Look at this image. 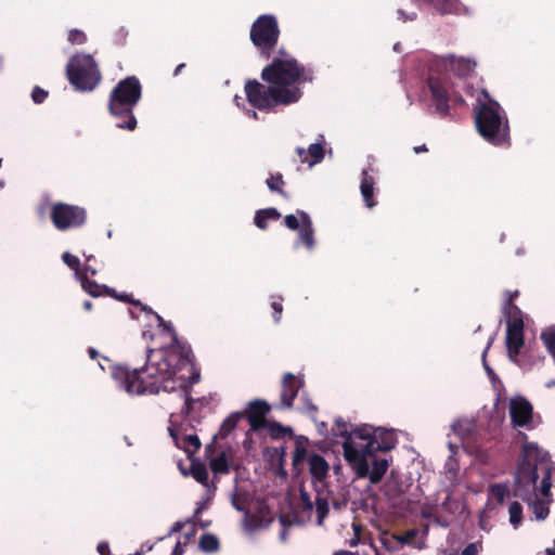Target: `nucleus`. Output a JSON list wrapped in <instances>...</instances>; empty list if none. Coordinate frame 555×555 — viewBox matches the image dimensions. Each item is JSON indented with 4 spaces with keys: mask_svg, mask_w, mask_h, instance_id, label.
<instances>
[{
    "mask_svg": "<svg viewBox=\"0 0 555 555\" xmlns=\"http://www.w3.org/2000/svg\"><path fill=\"white\" fill-rule=\"evenodd\" d=\"M160 327L171 336L169 346L147 348L145 363L141 367L117 365L112 370L113 378L130 395L171 392L182 387L186 378L193 384L199 380L191 347L179 340L170 322L165 321Z\"/></svg>",
    "mask_w": 555,
    "mask_h": 555,
    "instance_id": "f257e3e1",
    "label": "nucleus"
},
{
    "mask_svg": "<svg viewBox=\"0 0 555 555\" xmlns=\"http://www.w3.org/2000/svg\"><path fill=\"white\" fill-rule=\"evenodd\" d=\"M476 62L470 59L455 56L452 54L442 56L429 68L427 86L430 91L431 100L436 114L446 118L450 115V103L463 106L464 98L456 90L450 75L452 72L459 78H466L474 73Z\"/></svg>",
    "mask_w": 555,
    "mask_h": 555,
    "instance_id": "f03ea898",
    "label": "nucleus"
},
{
    "mask_svg": "<svg viewBox=\"0 0 555 555\" xmlns=\"http://www.w3.org/2000/svg\"><path fill=\"white\" fill-rule=\"evenodd\" d=\"M474 120L478 133L495 146L509 144L508 119L500 105L482 89L474 106Z\"/></svg>",
    "mask_w": 555,
    "mask_h": 555,
    "instance_id": "7ed1b4c3",
    "label": "nucleus"
},
{
    "mask_svg": "<svg viewBox=\"0 0 555 555\" xmlns=\"http://www.w3.org/2000/svg\"><path fill=\"white\" fill-rule=\"evenodd\" d=\"M142 98V85L137 76H128L119 80L112 89L107 108L109 114L117 119L116 127L133 131L138 121L133 114L134 107Z\"/></svg>",
    "mask_w": 555,
    "mask_h": 555,
    "instance_id": "20e7f679",
    "label": "nucleus"
},
{
    "mask_svg": "<svg viewBox=\"0 0 555 555\" xmlns=\"http://www.w3.org/2000/svg\"><path fill=\"white\" fill-rule=\"evenodd\" d=\"M313 69L300 64L284 48L261 70V79L279 88H298L296 85L312 82Z\"/></svg>",
    "mask_w": 555,
    "mask_h": 555,
    "instance_id": "39448f33",
    "label": "nucleus"
},
{
    "mask_svg": "<svg viewBox=\"0 0 555 555\" xmlns=\"http://www.w3.org/2000/svg\"><path fill=\"white\" fill-rule=\"evenodd\" d=\"M519 436L527 440L526 434L519 433ZM546 457L547 452L540 449L537 443L525 441L515 473L514 496L529 504L535 499V485L539 478L537 463H543Z\"/></svg>",
    "mask_w": 555,
    "mask_h": 555,
    "instance_id": "423d86ee",
    "label": "nucleus"
},
{
    "mask_svg": "<svg viewBox=\"0 0 555 555\" xmlns=\"http://www.w3.org/2000/svg\"><path fill=\"white\" fill-rule=\"evenodd\" d=\"M245 93L248 103L259 111H269L276 105H289L302 96L300 88L264 86L256 79L246 81Z\"/></svg>",
    "mask_w": 555,
    "mask_h": 555,
    "instance_id": "0eeeda50",
    "label": "nucleus"
},
{
    "mask_svg": "<svg viewBox=\"0 0 555 555\" xmlns=\"http://www.w3.org/2000/svg\"><path fill=\"white\" fill-rule=\"evenodd\" d=\"M66 78L76 91L91 92L102 80L95 60L89 54H76L66 65Z\"/></svg>",
    "mask_w": 555,
    "mask_h": 555,
    "instance_id": "6e6552de",
    "label": "nucleus"
},
{
    "mask_svg": "<svg viewBox=\"0 0 555 555\" xmlns=\"http://www.w3.org/2000/svg\"><path fill=\"white\" fill-rule=\"evenodd\" d=\"M280 33L278 18L272 14H262L254 21L249 38L260 54L268 60L279 42Z\"/></svg>",
    "mask_w": 555,
    "mask_h": 555,
    "instance_id": "1a4fd4ad",
    "label": "nucleus"
},
{
    "mask_svg": "<svg viewBox=\"0 0 555 555\" xmlns=\"http://www.w3.org/2000/svg\"><path fill=\"white\" fill-rule=\"evenodd\" d=\"M50 220L62 232L81 228L87 221V210L78 205L57 202L51 206Z\"/></svg>",
    "mask_w": 555,
    "mask_h": 555,
    "instance_id": "9d476101",
    "label": "nucleus"
},
{
    "mask_svg": "<svg viewBox=\"0 0 555 555\" xmlns=\"http://www.w3.org/2000/svg\"><path fill=\"white\" fill-rule=\"evenodd\" d=\"M284 224L292 231L298 230L299 241L308 250L314 248V228L310 216L306 211L298 209L296 215L285 216Z\"/></svg>",
    "mask_w": 555,
    "mask_h": 555,
    "instance_id": "9b49d317",
    "label": "nucleus"
},
{
    "mask_svg": "<svg viewBox=\"0 0 555 555\" xmlns=\"http://www.w3.org/2000/svg\"><path fill=\"white\" fill-rule=\"evenodd\" d=\"M344 457L349 466L354 470L358 478H366L369 475V462L365 443H354L350 439L343 442Z\"/></svg>",
    "mask_w": 555,
    "mask_h": 555,
    "instance_id": "f8f14e48",
    "label": "nucleus"
},
{
    "mask_svg": "<svg viewBox=\"0 0 555 555\" xmlns=\"http://www.w3.org/2000/svg\"><path fill=\"white\" fill-rule=\"evenodd\" d=\"M508 412L513 427L531 428L533 418V406L522 396H516L509 400Z\"/></svg>",
    "mask_w": 555,
    "mask_h": 555,
    "instance_id": "ddd939ff",
    "label": "nucleus"
},
{
    "mask_svg": "<svg viewBox=\"0 0 555 555\" xmlns=\"http://www.w3.org/2000/svg\"><path fill=\"white\" fill-rule=\"evenodd\" d=\"M304 379L297 377L291 372H286L282 376L281 380V405L285 409L293 408L294 400L297 397L299 390L304 387Z\"/></svg>",
    "mask_w": 555,
    "mask_h": 555,
    "instance_id": "4468645a",
    "label": "nucleus"
},
{
    "mask_svg": "<svg viewBox=\"0 0 555 555\" xmlns=\"http://www.w3.org/2000/svg\"><path fill=\"white\" fill-rule=\"evenodd\" d=\"M366 452L375 454L379 451H390L397 444V438L391 429L377 428L374 429V436L371 442H366Z\"/></svg>",
    "mask_w": 555,
    "mask_h": 555,
    "instance_id": "2eb2a0df",
    "label": "nucleus"
},
{
    "mask_svg": "<svg viewBox=\"0 0 555 555\" xmlns=\"http://www.w3.org/2000/svg\"><path fill=\"white\" fill-rule=\"evenodd\" d=\"M524 327H525V324H518V323L506 325L505 344H506L508 358L513 362H516V359L519 356L520 350L525 344Z\"/></svg>",
    "mask_w": 555,
    "mask_h": 555,
    "instance_id": "dca6fc26",
    "label": "nucleus"
},
{
    "mask_svg": "<svg viewBox=\"0 0 555 555\" xmlns=\"http://www.w3.org/2000/svg\"><path fill=\"white\" fill-rule=\"evenodd\" d=\"M270 412V405L267 401L256 399L248 404L246 416L250 425V429L258 431L267 426L266 416Z\"/></svg>",
    "mask_w": 555,
    "mask_h": 555,
    "instance_id": "f3484780",
    "label": "nucleus"
},
{
    "mask_svg": "<svg viewBox=\"0 0 555 555\" xmlns=\"http://www.w3.org/2000/svg\"><path fill=\"white\" fill-rule=\"evenodd\" d=\"M274 520L271 509L267 504H259L255 513H249V517L245 519V526L248 530H257L268 528Z\"/></svg>",
    "mask_w": 555,
    "mask_h": 555,
    "instance_id": "a211bd4d",
    "label": "nucleus"
},
{
    "mask_svg": "<svg viewBox=\"0 0 555 555\" xmlns=\"http://www.w3.org/2000/svg\"><path fill=\"white\" fill-rule=\"evenodd\" d=\"M309 472L315 480H323L328 473V464L325 459L317 453H312L307 459Z\"/></svg>",
    "mask_w": 555,
    "mask_h": 555,
    "instance_id": "6ab92c4d",
    "label": "nucleus"
},
{
    "mask_svg": "<svg viewBox=\"0 0 555 555\" xmlns=\"http://www.w3.org/2000/svg\"><path fill=\"white\" fill-rule=\"evenodd\" d=\"M375 179L369 175L367 170L362 171L360 192L366 207L373 208L377 203L374 198Z\"/></svg>",
    "mask_w": 555,
    "mask_h": 555,
    "instance_id": "aec40b11",
    "label": "nucleus"
},
{
    "mask_svg": "<svg viewBox=\"0 0 555 555\" xmlns=\"http://www.w3.org/2000/svg\"><path fill=\"white\" fill-rule=\"evenodd\" d=\"M296 152L301 163H309L310 166L322 162L324 158V149L320 143L310 144L308 152L302 147H297Z\"/></svg>",
    "mask_w": 555,
    "mask_h": 555,
    "instance_id": "412c9836",
    "label": "nucleus"
},
{
    "mask_svg": "<svg viewBox=\"0 0 555 555\" xmlns=\"http://www.w3.org/2000/svg\"><path fill=\"white\" fill-rule=\"evenodd\" d=\"M280 218L281 212L274 207H269L257 210L255 214L254 222L255 225L260 230H266L268 228L269 220H279Z\"/></svg>",
    "mask_w": 555,
    "mask_h": 555,
    "instance_id": "4be33fe9",
    "label": "nucleus"
},
{
    "mask_svg": "<svg viewBox=\"0 0 555 555\" xmlns=\"http://www.w3.org/2000/svg\"><path fill=\"white\" fill-rule=\"evenodd\" d=\"M502 312L506 317V325L514 323L525 324L522 311L515 302H512V300L504 301Z\"/></svg>",
    "mask_w": 555,
    "mask_h": 555,
    "instance_id": "5701e85b",
    "label": "nucleus"
},
{
    "mask_svg": "<svg viewBox=\"0 0 555 555\" xmlns=\"http://www.w3.org/2000/svg\"><path fill=\"white\" fill-rule=\"evenodd\" d=\"M241 417L242 413L238 412L230 414L222 422L219 431L214 436V441L218 439H225L234 430Z\"/></svg>",
    "mask_w": 555,
    "mask_h": 555,
    "instance_id": "b1692460",
    "label": "nucleus"
},
{
    "mask_svg": "<svg viewBox=\"0 0 555 555\" xmlns=\"http://www.w3.org/2000/svg\"><path fill=\"white\" fill-rule=\"evenodd\" d=\"M389 467V463L386 459L374 460L372 469L369 468V475L366 476L372 485L378 483Z\"/></svg>",
    "mask_w": 555,
    "mask_h": 555,
    "instance_id": "393cba45",
    "label": "nucleus"
},
{
    "mask_svg": "<svg viewBox=\"0 0 555 555\" xmlns=\"http://www.w3.org/2000/svg\"><path fill=\"white\" fill-rule=\"evenodd\" d=\"M81 286L92 297H100L103 295H111V289L106 285H100L95 281L90 280L83 275L80 279Z\"/></svg>",
    "mask_w": 555,
    "mask_h": 555,
    "instance_id": "a878e982",
    "label": "nucleus"
},
{
    "mask_svg": "<svg viewBox=\"0 0 555 555\" xmlns=\"http://www.w3.org/2000/svg\"><path fill=\"white\" fill-rule=\"evenodd\" d=\"M538 465H541L542 468L544 469V475L541 480V493H542V495L547 496L550 494L551 487H552L551 478H552V472H553V466L550 461V455L547 454V457L543 463H537V466Z\"/></svg>",
    "mask_w": 555,
    "mask_h": 555,
    "instance_id": "bb28decb",
    "label": "nucleus"
},
{
    "mask_svg": "<svg viewBox=\"0 0 555 555\" xmlns=\"http://www.w3.org/2000/svg\"><path fill=\"white\" fill-rule=\"evenodd\" d=\"M231 502L236 511L242 512L244 514V520L247 517H249V494L247 492L241 491L238 493L233 494Z\"/></svg>",
    "mask_w": 555,
    "mask_h": 555,
    "instance_id": "cd10ccee",
    "label": "nucleus"
},
{
    "mask_svg": "<svg viewBox=\"0 0 555 555\" xmlns=\"http://www.w3.org/2000/svg\"><path fill=\"white\" fill-rule=\"evenodd\" d=\"M179 448H182L189 455L196 453L201 449V441L196 435H186L182 438L181 443L176 439Z\"/></svg>",
    "mask_w": 555,
    "mask_h": 555,
    "instance_id": "c85d7f7f",
    "label": "nucleus"
},
{
    "mask_svg": "<svg viewBox=\"0 0 555 555\" xmlns=\"http://www.w3.org/2000/svg\"><path fill=\"white\" fill-rule=\"evenodd\" d=\"M199 548L205 553H215L220 548V542L215 534L204 533L199 539Z\"/></svg>",
    "mask_w": 555,
    "mask_h": 555,
    "instance_id": "c756f323",
    "label": "nucleus"
},
{
    "mask_svg": "<svg viewBox=\"0 0 555 555\" xmlns=\"http://www.w3.org/2000/svg\"><path fill=\"white\" fill-rule=\"evenodd\" d=\"M191 474L197 482L202 483L203 486H207L208 472H207L206 466L203 463H201L198 461H192Z\"/></svg>",
    "mask_w": 555,
    "mask_h": 555,
    "instance_id": "7c9ffc66",
    "label": "nucleus"
},
{
    "mask_svg": "<svg viewBox=\"0 0 555 555\" xmlns=\"http://www.w3.org/2000/svg\"><path fill=\"white\" fill-rule=\"evenodd\" d=\"M332 434L335 437H343L345 440H352L350 425L345 422L341 417H337L334 426L332 427Z\"/></svg>",
    "mask_w": 555,
    "mask_h": 555,
    "instance_id": "2f4dec72",
    "label": "nucleus"
},
{
    "mask_svg": "<svg viewBox=\"0 0 555 555\" xmlns=\"http://www.w3.org/2000/svg\"><path fill=\"white\" fill-rule=\"evenodd\" d=\"M209 466L215 474H228L230 470L228 457L224 452H221L219 455L212 459L209 463Z\"/></svg>",
    "mask_w": 555,
    "mask_h": 555,
    "instance_id": "473e14b6",
    "label": "nucleus"
},
{
    "mask_svg": "<svg viewBox=\"0 0 555 555\" xmlns=\"http://www.w3.org/2000/svg\"><path fill=\"white\" fill-rule=\"evenodd\" d=\"M266 183L271 192H276L283 197H287L286 192L283 190L285 182L281 173L271 175L270 178L267 179Z\"/></svg>",
    "mask_w": 555,
    "mask_h": 555,
    "instance_id": "72a5a7b5",
    "label": "nucleus"
},
{
    "mask_svg": "<svg viewBox=\"0 0 555 555\" xmlns=\"http://www.w3.org/2000/svg\"><path fill=\"white\" fill-rule=\"evenodd\" d=\"M428 4L433 5L440 14H449L455 10V0H424Z\"/></svg>",
    "mask_w": 555,
    "mask_h": 555,
    "instance_id": "f704fd0d",
    "label": "nucleus"
},
{
    "mask_svg": "<svg viewBox=\"0 0 555 555\" xmlns=\"http://www.w3.org/2000/svg\"><path fill=\"white\" fill-rule=\"evenodd\" d=\"M489 494L495 499L499 504H502L509 495V489L504 483H494L489 487Z\"/></svg>",
    "mask_w": 555,
    "mask_h": 555,
    "instance_id": "c9c22d12",
    "label": "nucleus"
},
{
    "mask_svg": "<svg viewBox=\"0 0 555 555\" xmlns=\"http://www.w3.org/2000/svg\"><path fill=\"white\" fill-rule=\"evenodd\" d=\"M351 435H352V440L354 443H357L356 442L357 439L364 441V443H366V442H371V440L373 439L374 430L372 429V427H370L367 425H363V426L352 429Z\"/></svg>",
    "mask_w": 555,
    "mask_h": 555,
    "instance_id": "e433bc0d",
    "label": "nucleus"
},
{
    "mask_svg": "<svg viewBox=\"0 0 555 555\" xmlns=\"http://www.w3.org/2000/svg\"><path fill=\"white\" fill-rule=\"evenodd\" d=\"M267 425H268L269 434L272 439H281V438H284L286 435L292 436V434H293L292 428L284 427L280 423L273 422V423H269Z\"/></svg>",
    "mask_w": 555,
    "mask_h": 555,
    "instance_id": "4c0bfd02",
    "label": "nucleus"
},
{
    "mask_svg": "<svg viewBox=\"0 0 555 555\" xmlns=\"http://www.w3.org/2000/svg\"><path fill=\"white\" fill-rule=\"evenodd\" d=\"M509 521L517 527L522 520V506L518 502H512L508 507Z\"/></svg>",
    "mask_w": 555,
    "mask_h": 555,
    "instance_id": "58836bf2",
    "label": "nucleus"
},
{
    "mask_svg": "<svg viewBox=\"0 0 555 555\" xmlns=\"http://www.w3.org/2000/svg\"><path fill=\"white\" fill-rule=\"evenodd\" d=\"M383 546L388 551H398L400 548V541L397 539V534H390L385 532L380 537Z\"/></svg>",
    "mask_w": 555,
    "mask_h": 555,
    "instance_id": "ea45409f",
    "label": "nucleus"
},
{
    "mask_svg": "<svg viewBox=\"0 0 555 555\" xmlns=\"http://www.w3.org/2000/svg\"><path fill=\"white\" fill-rule=\"evenodd\" d=\"M530 504L533 506V513L537 519L543 520L547 517L550 508L542 501L535 498Z\"/></svg>",
    "mask_w": 555,
    "mask_h": 555,
    "instance_id": "a19ab883",
    "label": "nucleus"
},
{
    "mask_svg": "<svg viewBox=\"0 0 555 555\" xmlns=\"http://www.w3.org/2000/svg\"><path fill=\"white\" fill-rule=\"evenodd\" d=\"M283 297L282 296H271V307L273 309V319L275 323H279L282 313H283Z\"/></svg>",
    "mask_w": 555,
    "mask_h": 555,
    "instance_id": "79ce46f5",
    "label": "nucleus"
},
{
    "mask_svg": "<svg viewBox=\"0 0 555 555\" xmlns=\"http://www.w3.org/2000/svg\"><path fill=\"white\" fill-rule=\"evenodd\" d=\"M68 41L72 44H83L87 42L86 34L80 29H70L68 31Z\"/></svg>",
    "mask_w": 555,
    "mask_h": 555,
    "instance_id": "37998d69",
    "label": "nucleus"
},
{
    "mask_svg": "<svg viewBox=\"0 0 555 555\" xmlns=\"http://www.w3.org/2000/svg\"><path fill=\"white\" fill-rule=\"evenodd\" d=\"M315 504H317L318 524L321 525L323 519L328 514V511H330L328 504H327L326 500L320 499V498L317 499Z\"/></svg>",
    "mask_w": 555,
    "mask_h": 555,
    "instance_id": "c03bdc74",
    "label": "nucleus"
},
{
    "mask_svg": "<svg viewBox=\"0 0 555 555\" xmlns=\"http://www.w3.org/2000/svg\"><path fill=\"white\" fill-rule=\"evenodd\" d=\"M62 260L64 261V263L70 268L72 270L78 272L79 271V267H80V260L77 256H74L72 255L68 251H65L63 255H62Z\"/></svg>",
    "mask_w": 555,
    "mask_h": 555,
    "instance_id": "a18cd8bd",
    "label": "nucleus"
},
{
    "mask_svg": "<svg viewBox=\"0 0 555 555\" xmlns=\"http://www.w3.org/2000/svg\"><path fill=\"white\" fill-rule=\"evenodd\" d=\"M49 95V92L42 88H40L39 86H35L33 88V91H31V100L36 103V104H42L46 99L48 98Z\"/></svg>",
    "mask_w": 555,
    "mask_h": 555,
    "instance_id": "49530a36",
    "label": "nucleus"
},
{
    "mask_svg": "<svg viewBox=\"0 0 555 555\" xmlns=\"http://www.w3.org/2000/svg\"><path fill=\"white\" fill-rule=\"evenodd\" d=\"M307 456V450L304 447H296L293 454V464L295 466L299 465L305 461Z\"/></svg>",
    "mask_w": 555,
    "mask_h": 555,
    "instance_id": "de8ad7c7",
    "label": "nucleus"
},
{
    "mask_svg": "<svg viewBox=\"0 0 555 555\" xmlns=\"http://www.w3.org/2000/svg\"><path fill=\"white\" fill-rule=\"evenodd\" d=\"M416 537V530L411 529L404 532L403 534L397 535V539L400 541V547L410 544Z\"/></svg>",
    "mask_w": 555,
    "mask_h": 555,
    "instance_id": "09e8293b",
    "label": "nucleus"
},
{
    "mask_svg": "<svg viewBox=\"0 0 555 555\" xmlns=\"http://www.w3.org/2000/svg\"><path fill=\"white\" fill-rule=\"evenodd\" d=\"M114 36H115V41L118 44H124L126 42V39H127V36H128V30L125 27H119L115 31Z\"/></svg>",
    "mask_w": 555,
    "mask_h": 555,
    "instance_id": "8fccbe9b",
    "label": "nucleus"
},
{
    "mask_svg": "<svg viewBox=\"0 0 555 555\" xmlns=\"http://www.w3.org/2000/svg\"><path fill=\"white\" fill-rule=\"evenodd\" d=\"M280 524L282 528L288 529L291 526L295 524V517H291L287 514H281L279 517Z\"/></svg>",
    "mask_w": 555,
    "mask_h": 555,
    "instance_id": "3c124183",
    "label": "nucleus"
},
{
    "mask_svg": "<svg viewBox=\"0 0 555 555\" xmlns=\"http://www.w3.org/2000/svg\"><path fill=\"white\" fill-rule=\"evenodd\" d=\"M479 548L476 543H469L462 551L461 555H478Z\"/></svg>",
    "mask_w": 555,
    "mask_h": 555,
    "instance_id": "603ef678",
    "label": "nucleus"
},
{
    "mask_svg": "<svg viewBox=\"0 0 555 555\" xmlns=\"http://www.w3.org/2000/svg\"><path fill=\"white\" fill-rule=\"evenodd\" d=\"M100 555H111L109 545L107 542L103 541L98 544L96 547Z\"/></svg>",
    "mask_w": 555,
    "mask_h": 555,
    "instance_id": "864d4df0",
    "label": "nucleus"
},
{
    "mask_svg": "<svg viewBox=\"0 0 555 555\" xmlns=\"http://www.w3.org/2000/svg\"><path fill=\"white\" fill-rule=\"evenodd\" d=\"M300 499H301V502H302V505L305 507V509H308V511H311L312 509V502L310 501V498L308 495L307 492H301L300 493Z\"/></svg>",
    "mask_w": 555,
    "mask_h": 555,
    "instance_id": "5fc2aeb1",
    "label": "nucleus"
},
{
    "mask_svg": "<svg viewBox=\"0 0 555 555\" xmlns=\"http://www.w3.org/2000/svg\"><path fill=\"white\" fill-rule=\"evenodd\" d=\"M183 526H184V522H182V521H176V522L171 526V528H170V530H169V532H168V534H167V535L169 537V535H171V534H173V533L180 532V531L182 530Z\"/></svg>",
    "mask_w": 555,
    "mask_h": 555,
    "instance_id": "6e6d98bb",
    "label": "nucleus"
},
{
    "mask_svg": "<svg viewBox=\"0 0 555 555\" xmlns=\"http://www.w3.org/2000/svg\"><path fill=\"white\" fill-rule=\"evenodd\" d=\"M185 522H186V524H192V525H193V526H192V529L190 530V532L185 533V539H186V541H185V542H188L192 537H194V535H195V533H196V528H195V524H194V521H193V519H192V518L186 519V521H185Z\"/></svg>",
    "mask_w": 555,
    "mask_h": 555,
    "instance_id": "4d7b16f0",
    "label": "nucleus"
},
{
    "mask_svg": "<svg viewBox=\"0 0 555 555\" xmlns=\"http://www.w3.org/2000/svg\"><path fill=\"white\" fill-rule=\"evenodd\" d=\"M185 544L186 542L184 544H182L181 542H177L171 555H183Z\"/></svg>",
    "mask_w": 555,
    "mask_h": 555,
    "instance_id": "13d9d810",
    "label": "nucleus"
},
{
    "mask_svg": "<svg viewBox=\"0 0 555 555\" xmlns=\"http://www.w3.org/2000/svg\"><path fill=\"white\" fill-rule=\"evenodd\" d=\"M492 341H493V338H491V339L488 341L487 347H486V349H485V350H483V352H482V361H483V365H485V369L487 370V372H492L491 367H489V366H488V364L486 363V354H487V352H488V350H489V348H490V346H491Z\"/></svg>",
    "mask_w": 555,
    "mask_h": 555,
    "instance_id": "bf43d9fd",
    "label": "nucleus"
},
{
    "mask_svg": "<svg viewBox=\"0 0 555 555\" xmlns=\"http://www.w3.org/2000/svg\"><path fill=\"white\" fill-rule=\"evenodd\" d=\"M398 14L402 18V21H413L416 17L415 13H413L411 16L405 15L404 11L401 9L398 10Z\"/></svg>",
    "mask_w": 555,
    "mask_h": 555,
    "instance_id": "052dcab7",
    "label": "nucleus"
},
{
    "mask_svg": "<svg viewBox=\"0 0 555 555\" xmlns=\"http://www.w3.org/2000/svg\"><path fill=\"white\" fill-rule=\"evenodd\" d=\"M505 294L507 296L505 300H512V302H514L515 298H517L519 296L518 291H514V292L506 291Z\"/></svg>",
    "mask_w": 555,
    "mask_h": 555,
    "instance_id": "680f3d73",
    "label": "nucleus"
},
{
    "mask_svg": "<svg viewBox=\"0 0 555 555\" xmlns=\"http://www.w3.org/2000/svg\"><path fill=\"white\" fill-rule=\"evenodd\" d=\"M427 151H428V149H427V146H426L425 144L417 145V146H415V147H414V152H415L416 154L425 153V152H427Z\"/></svg>",
    "mask_w": 555,
    "mask_h": 555,
    "instance_id": "e2e57ef3",
    "label": "nucleus"
},
{
    "mask_svg": "<svg viewBox=\"0 0 555 555\" xmlns=\"http://www.w3.org/2000/svg\"><path fill=\"white\" fill-rule=\"evenodd\" d=\"M288 529L282 528V531L280 532V540L282 542H285L287 540Z\"/></svg>",
    "mask_w": 555,
    "mask_h": 555,
    "instance_id": "0e129e2a",
    "label": "nucleus"
},
{
    "mask_svg": "<svg viewBox=\"0 0 555 555\" xmlns=\"http://www.w3.org/2000/svg\"><path fill=\"white\" fill-rule=\"evenodd\" d=\"M185 63L179 64L173 72V76H178L185 68Z\"/></svg>",
    "mask_w": 555,
    "mask_h": 555,
    "instance_id": "69168bd1",
    "label": "nucleus"
},
{
    "mask_svg": "<svg viewBox=\"0 0 555 555\" xmlns=\"http://www.w3.org/2000/svg\"><path fill=\"white\" fill-rule=\"evenodd\" d=\"M334 555H358V553H352L349 551H338V552H335Z\"/></svg>",
    "mask_w": 555,
    "mask_h": 555,
    "instance_id": "338daca9",
    "label": "nucleus"
},
{
    "mask_svg": "<svg viewBox=\"0 0 555 555\" xmlns=\"http://www.w3.org/2000/svg\"><path fill=\"white\" fill-rule=\"evenodd\" d=\"M545 555H555V540H554V547L546 548Z\"/></svg>",
    "mask_w": 555,
    "mask_h": 555,
    "instance_id": "774afa93",
    "label": "nucleus"
}]
</instances>
